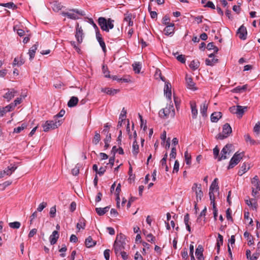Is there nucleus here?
Returning <instances> with one entry per match:
<instances>
[{
  "label": "nucleus",
  "instance_id": "obj_61",
  "mask_svg": "<svg viewBox=\"0 0 260 260\" xmlns=\"http://www.w3.org/2000/svg\"><path fill=\"white\" fill-rule=\"evenodd\" d=\"M95 211L99 216H102L105 214L104 210L102 208H96Z\"/></svg>",
  "mask_w": 260,
  "mask_h": 260
},
{
  "label": "nucleus",
  "instance_id": "obj_6",
  "mask_svg": "<svg viewBox=\"0 0 260 260\" xmlns=\"http://www.w3.org/2000/svg\"><path fill=\"white\" fill-rule=\"evenodd\" d=\"M233 146L231 144H228L224 146L221 150L220 156L218 157V161L228 158L229 155L233 152Z\"/></svg>",
  "mask_w": 260,
  "mask_h": 260
},
{
  "label": "nucleus",
  "instance_id": "obj_24",
  "mask_svg": "<svg viewBox=\"0 0 260 260\" xmlns=\"http://www.w3.org/2000/svg\"><path fill=\"white\" fill-rule=\"evenodd\" d=\"M204 248L202 245H199L198 248L196 250L195 254L197 258L200 257H204L203 256Z\"/></svg>",
  "mask_w": 260,
  "mask_h": 260
},
{
  "label": "nucleus",
  "instance_id": "obj_58",
  "mask_svg": "<svg viewBox=\"0 0 260 260\" xmlns=\"http://www.w3.org/2000/svg\"><path fill=\"white\" fill-rule=\"evenodd\" d=\"M56 209L55 206L51 207L50 208V212H49L50 216L51 217H54L56 215Z\"/></svg>",
  "mask_w": 260,
  "mask_h": 260
},
{
  "label": "nucleus",
  "instance_id": "obj_60",
  "mask_svg": "<svg viewBox=\"0 0 260 260\" xmlns=\"http://www.w3.org/2000/svg\"><path fill=\"white\" fill-rule=\"evenodd\" d=\"M132 15L131 13H126L124 14V21L128 22L132 20Z\"/></svg>",
  "mask_w": 260,
  "mask_h": 260
},
{
  "label": "nucleus",
  "instance_id": "obj_41",
  "mask_svg": "<svg viewBox=\"0 0 260 260\" xmlns=\"http://www.w3.org/2000/svg\"><path fill=\"white\" fill-rule=\"evenodd\" d=\"M247 85H244L242 86H237L234 88V90L235 92H242L246 90L247 89Z\"/></svg>",
  "mask_w": 260,
  "mask_h": 260
},
{
  "label": "nucleus",
  "instance_id": "obj_16",
  "mask_svg": "<svg viewBox=\"0 0 260 260\" xmlns=\"http://www.w3.org/2000/svg\"><path fill=\"white\" fill-rule=\"evenodd\" d=\"M38 47V43L37 42L35 45H34L28 51V54L29 56V59L32 60L35 55L36 51L37 50Z\"/></svg>",
  "mask_w": 260,
  "mask_h": 260
},
{
  "label": "nucleus",
  "instance_id": "obj_37",
  "mask_svg": "<svg viewBox=\"0 0 260 260\" xmlns=\"http://www.w3.org/2000/svg\"><path fill=\"white\" fill-rule=\"evenodd\" d=\"M100 140H101V136H100V134L99 133H98L97 132H95L94 136L92 140V143L95 145H97L99 143Z\"/></svg>",
  "mask_w": 260,
  "mask_h": 260
},
{
  "label": "nucleus",
  "instance_id": "obj_49",
  "mask_svg": "<svg viewBox=\"0 0 260 260\" xmlns=\"http://www.w3.org/2000/svg\"><path fill=\"white\" fill-rule=\"evenodd\" d=\"M174 101L175 104L176 108L178 111L180 108V100L178 98L174 95Z\"/></svg>",
  "mask_w": 260,
  "mask_h": 260
},
{
  "label": "nucleus",
  "instance_id": "obj_51",
  "mask_svg": "<svg viewBox=\"0 0 260 260\" xmlns=\"http://www.w3.org/2000/svg\"><path fill=\"white\" fill-rule=\"evenodd\" d=\"M65 114V111L64 110H61L59 113H58L57 115H55L53 117V119L55 120L58 121V118L59 117H62Z\"/></svg>",
  "mask_w": 260,
  "mask_h": 260
},
{
  "label": "nucleus",
  "instance_id": "obj_12",
  "mask_svg": "<svg viewBox=\"0 0 260 260\" xmlns=\"http://www.w3.org/2000/svg\"><path fill=\"white\" fill-rule=\"evenodd\" d=\"M175 24L171 23L168 25H166V27L164 30V34L167 35H172L174 32Z\"/></svg>",
  "mask_w": 260,
  "mask_h": 260
},
{
  "label": "nucleus",
  "instance_id": "obj_42",
  "mask_svg": "<svg viewBox=\"0 0 260 260\" xmlns=\"http://www.w3.org/2000/svg\"><path fill=\"white\" fill-rule=\"evenodd\" d=\"M84 219H82L79 220V222L77 224V228L78 230H80L81 229H84L85 226Z\"/></svg>",
  "mask_w": 260,
  "mask_h": 260
},
{
  "label": "nucleus",
  "instance_id": "obj_10",
  "mask_svg": "<svg viewBox=\"0 0 260 260\" xmlns=\"http://www.w3.org/2000/svg\"><path fill=\"white\" fill-rule=\"evenodd\" d=\"M237 34L240 39L245 40L247 38V31L246 28L242 25L237 30Z\"/></svg>",
  "mask_w": 260,
  "mask_h": 260
},
{
  "label": "nucleus",
  "instance_id": "obj_14",
  "mask_svg": "<svg viewBox=\"0 0 260 260\" xmlns=\"http://www.w3.org/2000/svg\"><path fill=\"white\" fill-rule=\"evenodd\" d=\"M96 38L99 42L101 47L102 48L103 51L105 52L106 51V45L104 41L103 40L102 35L100 33V31H96Z\"/></svg>",
  "mask_w": 260,
  "mask_h": 260
},
{
  "label": "nucleus",
  "instance_id": "obj_11",
  "mask_svg": "<svg viewBox=\"0 0 260 260\" xmlns=\"http://www.w3.org/2000/svg\"><path fill=\"white\" fill-rule=\"evenodd\" d=\"M126 242H129V241L127 240L126 236L120 233L117 235L114 244H126Z\"/></svg>",
  "mask_w": 260,
  "mask_h": 260
},
{
  "label": "nucleus",
  "instance_id": "obj_13",
  "mask_svg": "<svg viewBox=\"0 0 260 260\" xmlns=\"http://www.w3.org/2000/svg\"><path fill=\"white\" fill-rule=\"evenodd\" d=\"M164 93L166 96V98H167L169 100H171L172 95L171 84L169 82L165 83L164 87Z\"/></svg>",
  "mask_w": 260,
  "mask_h": 260
},
{
  "label": "nucleus",
  "instance_id": "obj_32",
  "mask_svg": "<svg viewBox=\"0 0 260 260\" xmlns=\"http://www.w3.org/2000/svg\"><path fill=\"white\" fill-rule=\"evenodd\" d=\"M218 59L217 58H213L211 59H206L205 60L206 64L207 66H213L217 63Z\"/></svg>",
  "mask_w": 260,
  "mask_h": 260
},
{
  "label": "nucleus",
  "instance_id": "obj_40",
  "mask_svg": "<svg viewBox=\"0 0 260 260\" xmlns=\"http://www.w3.org/2000/svg\"><path fill=\"white\" fill-rule=\"evenodd\" d=\"M102 72H103V74H104L105 77L111 78V76L110 75V72L109 71L107 66L103 65Z\"/></svg>",
  "mask_w": 260,
  "mask_h": 260
},
{
  "label": "nucleus",
  "instance_id": "obj_1",
  "mask_svg": "<svg viewBox=\"0 0 260 260\" xmlns=\"http://www.w3.org/2000/svg\"><path fill=\"white\" fill-rule=\"evenodd\" d=\"M158 114L160 117L162 118H174L175 115V111L173 104L171 102L165 108L161 109Z\"/></svg>",
  "mask_w": 260,
  "mask_h": 260
},
{
  "label": "nucleus",
  "instance_id": "obj_43",
  "mask_svg": "<svg viewBox=\"0 0 260 260\" xmlns=\"http://www.w3.org/2000/svg\"><path fill=\"white\" fill-rule=\"evenodd\" d=\"M27 126L26 124L24 123H22L21 124V126H18L17 127H16L14 129V133H20L22 130H23L25 128H26Z\"/></svg>",
  "mask_w": 260,
  "mask_h": 260
},
{
  "label": "nucleus",
  "instance_id": "obj_2",
  "mask_svg": "<svg viewBox=\"0 0 260 260\" xmlns=\"http://www.w3.org/2000/svg\"><path fill=\"white\" fill-rule=\"evenodd\" d=\"M114 20L111 18H109L107 20L105 18L101 17L98 19V23L100 26L101 28L106 32L109 31V29H112L114 27L113 24Z\"/></svg>",
  "mask_w": 260,
  "mask_h": 260
},
{
  "label": "nucleus",
  "instance_id": "obj_36",
  "mask_svg": "<svg viewBox=\"0 0 260 260\" xmlns=\"http://www.w3.org/2000/svg\"><path fill=\"white\" fill-rule=\"evenodd\" d=\"M206 211H207V208H206V207H205L204 209L201 211V212L200 213V214L199 215V217L197 219L198 222H201V220H202L201 217L202 216H203L204 217L203 222L205 223V216L206 215Z\"/></svg>",
  "mask_w": 260,
  "mask_h": 260
},
{
  "label": "nucleus",
  "instance_id": "obj_15",
  "mask_svg": "<svg viewBox=\"0 0 260 260\" xmlns=\"http://www.w3.org/2000/svg\"><path fill=\"white\" fill-rule=\"evenodd\" d=\"M191 115L193 119H196L198 116V109L197 108V105L196 102L194 101H191L190 102Z\"/></svg>",
  "mask_w": 260,
  "mask_h": 260
},
{
  "label": "nucleus",
  "instance_id": "obj_26",
  "mask_svg": "<svg viewBox=\"0 0 260 260\" xmlns=\"http://www.w3.org/2000/svg\"><path fill=\"white\" fill-rule=\"evenodd\" d=\"M79 100L77 97L72 96L68 103L69 107H75L78 103Z\"/></svg>",
  "mask_w": 260,
  "mask_h": 260
},
{
  "label": "nucleus",
  "instance_id": "obj_34",
  "mask_svg": "<svg viewBox=\"0 0 260 260\" xmlns=\"http://www.w3.org/2000/svg\"><path fill=\"white\" fill-rule=\"evenodd\" d=\"M237 115L241 117L244 113V110L246 109V107H242L241 106H237Z\"/></svg>",
  "mask_w": 260,
  "mask_h": 260
},
{
  "label": "nucleus",
  "instance_id": "obj_31",
  "mask_svg": "<svg viewBox=\"0 0 260 260\" xmlns=\"http://www.w3.org/2000/svg\"><path fill=\"white\" fill-rule=\"evenodd\" d=\"M189 67L193 70H197L200 66V62L198 60H192L189 64Z\"/></svg>",
  "mask_w": 260,
  "mask_h": 260
},
{
  "label": "nucleus",
  "instance_id": "obj_4",
  "mask_svg": "<svg viewBox=\"0 0 260 260\" xmlns=\"http://www.w3.org/2000/svg\"><path fill=\"white\" fill-rule=\"evenodd\" d=\"M244 152L239 153L238 152H236L233 156L231 159L229 165L228 167V169L230 170L233 168L235 166L238 164L244 156Z\"/></svg>",
  "mask_w": 260,
  "mask_h": 260
},
{
  "label": "nucleus",
  "instance_id": "obj_55",
  "mask_svg": "<svg viewBox=\"0 0 260 260\" xmlns=\"http://www.w3.org/2000/svg\"><path fill=\"white\" fill-rule=\"evenodd\" d=\"M126 110L123 108L119 115V119L125 120L126 116Z\"/></svg>",
  "mask_w": 260,
  "mask_h": 260
},
{
  "label": "nucleus",
  "instance_id": "obj_56",
  "mask_svg": "<svg viewBox=\"0 0 260 260\" xmlns=\"http://www.w3.org/2000/svg\"><path fill=\"white\" fill-rule=\"evenodd\" d=\"M47 203L42 202L39 205L38 207L37 208V211L41 212L47 206Z\"/></svg>",
  "mask_w": 260,
  "mask_h": 260
},
{
  "label": "nucleus",
  "instance_id": "obj_30",
  "mask_svg": "<svg viewBox=\"0 0 260 260\" xmlns=\"http://www.w3.org/2000/svg\"><path fill=\"white\" fill-rule=\"evenodd\" d=\"M189 215L188 213H186L184 215V223H185V224L186 225L187 231L188 232H190L191 228L190 227V225H189Z\"/></svg>",
  "mask_w": 260,
  "mask_h": 260
},
{
  "label": "nucleus",
  "instance_id": "obj_45",
  "mask_svg": "<svg viewBox=\"0 0 260 260\" xmlns=\"http://www.w3.org/2000/svg\"><path fill=\"white\" fill-rule=\"evenodd\" d=\"M253 132L255 133L256 135L258 136L260 134V122H258L255 125L253 128Z\"/></svg>",
  "mask_w": 260,
  "mask_h": 260
},
{
  "label": "nucleus",
  "instance_id": "obj_39",
  "mask_svg": "<svg viewBox=\"0 0 260 260\" xmlns=\"http://www.w3.org/2000/svg\"><path fill=\"white\" fill-rule=\"evenodd\" d=\"M9 226L14 229H18L20 227L21 223L18 221H15L12 222H10L9 223Z\"/></svg>",
  "mask_w": 260,
  "mask_h": 260
},
{
  "label": "nucleus",
  "instance_id": "obj_29",
  "mask_svg": "<svg viewBox=\"0 0 260 260\" xmlns=\"http://www.w3.org/2000/svg\"><path fill=\"white\" fill-rule=\"evenodd\" d=\"M117 91L118 90L116 89H112L110 88H103L102 89V91L105 92L107 94H109V95H114L117 93Z\"/></svg>",
  "mask_w": 260,
  "mask_h": 260
},
{
  "label": "nucleus",
  "instance_id": "obj_38",
  "mask_svg": "<svg viewBox=\"0 0 260 260\" xmlns=\"http://www.w3.org/2000/svg\"><path fill=\"white\" fill-rule=\"evenodd\" d=\"M184 156L186 164L188 165H190L191 162V155L187 151H186L184 153Z\"/></svg>",
  "mask_w": 260,
  "mask_h": 260
},
{
  "label": "nucleus",
  "instance_id": "obj_62",
  "mask_svg": "<svg viewBox=\"0 0 260 260\" xmlns=\"http://www.w3.org/2000/svg\"><path fill=\"white\" fill-rule=\"evenodd\" d=\"M179 161L176 160L175 161L174 168H173V173L176 172L177 173L179 171Z\"/></svg>",
  "mask_w": 260,
  "mask_h": 260
},
{
  "label": "nucleus",
  "instance_id": "obj_23",
  "mask_svg": "<svg viewBox=\"0 0 260 260\" xmlns=\"http://www.w3.org/2000/svg\"><path fill=\"white\" fill-rule=\"evenodd\" d=\"M218 179L215 178L212 182L209 190H213L214 192H218L219 191V187L217 183Z\"/></svg>",
  "mask_w": 260,
  "mask_h": 260
},
{
  "label": "nucleus",
  "instance_id": "obj_9",
  "mask_svg": "<svg viewBox=\"0 0 260 260\" xmlns=\"http://www.w3.org/2000/svg\"><path fill=\"white\" fill-rule=\"evenodd\" d=\"M83 32L81 26H80L79 24L76 26V32L75 37L79 44L82 42L83 41Z\"/></svg>",
  "mask_w": 260,
  "mask_h": 260
},
{
  "label": "nucleus",
  "instance_id": "obj_25",
  "mask_svg": "<svg viewBox=\"0 0 260 260\" xmlns=\"http://www.w3.org/2000/svg\"><path fill=\"white\" fill-rule=\"evenodd\" d=\"M250 169L249 165L248 166L246 163H243L238 171V175L242 176Z\"/></svg>",
  "mask_w": 260,
  "mask_h": 260
},
{
  "label": "nucleus",
  "instance_id": "obj_63",
  "mask_svg": "<svg viewBox=\"0 0 260 260\" xmlns=\"http://www.w3.org/2000/svg\"><path fill=\"white\" fill-rule=\"evenodd\" d=\"M14 30L17 31L20 37H22L24 35V31L22 29H16V26L14 27Z\"/></svg>",
  "mask_w": 260,
  "mask_h": 260
},
{
  "label": "nucleus",
  "instance_id": "obj_28",
  "mask_svg": "<svg viewBox=\"0 0 260 260\" xmlns=\"http://www.w3.org/2000/svg\"><path fill=\"white\" fill-rule=\"evenodd\" d=\"M139 151V146L136 140H135V141L133 142V145L132 152H133L134 155L136 156L137 155V154H138Z\"/></svg>",
  "mask_w": 260,
  "mask_h": 260
},
{
  "label": "nucleus",
  "instance_id": "obj_47",
  "mask_svg": "<svg viewBox=\"0 0 260 260\" xmlns=\"http://www.w3.org/2000/svg\"><path fill=\"white\" fill-rule=\"evenodd\" d=\"M114 246L116 254H118L119 252L120 253L124 249L123 245H114Z\"/></svg>",
  "mask_w": 260,
  "mask_h": 260
},
{
  "label": "nucleus",
  "instance_id": "obj_44",
  "mask_svg": "<svg viewBox=\"0 0 260 260\" xmlns=\"http://www.w3.org/2000/svg\"><path fill=\"white\" fill-rule=\"evenodd\" d=\"M214 158L215 159H217V160L218 161V157L220 156V155H219V149L218 148L217 146H216L213 150Z\"/></svg>",
  "mask_w": 260,
  "mask_h": 260
},
{
  "label": "nucleus",
  "instance_id": "obj_59",
  "mask_svg": "<svg viewBox=\"0 0 260 260\" xmlns=\"http://www.w3.org/2000/svg\"><path fill=\"white\" fill-rule=\"evenodd\" d=\"M2 5L5 7H7L8 8H16L15 5L12 2L3 4Z\"/></svg>",
  "mask_w": 260,
  "mask_h": 260
},
{
  "label": "nucleus",
  "instance_id": "obj_3",
  "mask_svg": "<svg viewBox=\"0 0 260 260\" xmlns=\"http://www.w3.org/2000/svg\"><path fill=\"white\" fill-rule=\"evenodd\" d=\"M61 124V120H55L54 119L51 120H47L42 125L43 131L45 132L50 130L57 128Z\"/></svg>",
  "mask_w": 260,
  "mask_h": 260
},
{
  "label": "nucleus",
  "instance_id": "obj_19",
  "mask_svg": "<svg viewBox=\"0 0 260 260\" xmlns=\"http://www.w3.org/2000/svg\"><path fill=\"white\" fill-rule=\"evenodd\" d=\"M252 188L255 189L256 190L259 191L260 190V184L259 182L258 181V179L257 176H255L253 177V178L252 180Z\"/></svg>",
  "mask_w": 260,
  "mask_h": 260
},
{
  "label": "nucleus",
  "instance_id": "obj_33",
  "mask_svg": "<svg viewBox=\"0 0 260 260\" xmlns=\"http://www.w3.org/2000/svg\"><path fill=\"white\" fill-rule=\"evenodd\" d=\"M174 55L176 57V59L180 62L184 63L185 62V58L184 55H179L178 52L174 53Z\"/></svg>",
  "mask_w": 260,
  "mask_h": 260
},
{
  "label": "nucleus",
  "instance_id": "obj_17",
  "mask_svg": "<svg viewBox=\"0 0 260 260\" xmlns=\"http://www.w3.org/2000/svg\"><path fill=\"white\" fill-rule=\"evenodd\" d=\"M186 83L187 86L188 88L192 90H196V88L195 87V83L193 82L192 79L188 77L187 75L186 76L185 78Z\"/></svg>",
  "mask_w": 260,
  "mask_h": 260
},
{
  "label": "nucleus",
  "instance_id": "obj_35",
  "mask_svg": "<svg viewBox=\"0 0 260 260\" xmlns=\"http://www.w3.org/2000/svg\"><path fill=\"white\" fill-rule=\"evenodd\" d=\"M207 49L210 50H214V52L215 53H217L218 51V48L214 45V43L213 42H211L208 44L207 46Z\"/></svg>",
  "mask_w": 260,
  "mask_h": 260
},
{
  "label": "nucleus",
  "instance_id": "obj_8",
  "mask_svg": "<svg viewBox=\"0 0 260 260\" xmlns=\"http://www.w3.org/2000/svg\"><path fill=\"white\" fill-rule=\"evenodd\" d=\"M7 92L3 95V98L8 102L10 101L17 93V91L14 88L7 89Z\"/></svg>",
  "mask_w": 260,
  "mask_h": 260
},
{
  "label": "nucleus",
  "instance_id": "obj_48",
  "mask_svg": "<svg viewBox=\"0 0 260 260\" xmlns=\"http://www.w3.org/2000/svg\"><path fill=\"white\" fill-rule=\"evenodd\" d=\"M14 108V107H13V104H10L9 105H7V106L4 107L3 110L5 112V114H6L7 112L11 111Z\"/></svg>",
  "mask_w": 260,
  "mask_h": 260
},
{
  "label": "nucleus",
  "instance_id": "obj_46",
  "mask_svg": "<svg viewBox=\"0 0 260 260\" xmlns=\"http://www.w3.org/2000/svg\"><path fill=\"white\" fill-rule=\"evenodd\" d=\"M134 71L136 73H139L141 69V65L139 63H135L133 64Z\"/></svg>",
  "mask_w": 260,
  "mask_h": 260
},
{
  "label": "nucleus",
  "instance_id": "obj_27",
  "mask_svg": "<svg viewBox=\"0 0 260 260\" xmlns=\"http://www.w3.org/2000/svg\"><path fill=\"white\" fill-rule=\"evenodd\" d=\"M244 237L246 239L248 244H254L253 237L248 232H245L244 234Z\"/></svg>",
  "mask_w": 260,
  "mask_h": 260
},
{
  "label": "nucleus",
  "instance_id": "obj_54",
  "mask_svg": "<svg viewBox=\"0 0 260 260\" xmlns=\"http://www.w3.org/2000/svg\"><path fill=\"white\" fill-rule=\"evenodd\" d=\"M64 15L68 17L69 18L73 19H76L77 18V15L74 13L67 12L64 14Z\"/></svg>",
  "mask_w": 260,
  "mask_h": 260
},
{
  "label": "nucleus",
  "instance_id": "obj_52",
  "mask_svg": "<svg viewBox=\"0 0 260 260\" xmlns=\"http://www.w3.org/2000/svg\"><path fill=\"white\" fill-rule=\"evenodd\" d=\"M232 210L230 208H228L226 211V217L228 220L233 221L231 216Z\"/></svg>",
  "mask_w": 260,
  "mask_h": 260
},
{
  "label": "nucleus",
  "instance_id": "obj_20",
  "mask_svg": "<svg viewBox=\"0 0 260 260\" xmlns=\"http://www.w3.org/2000/svg\"><path fill=\"white\" fill-rule=\"evenodd\" d=\"M222 114L220 112H215L211 115V120L213 122H217L221 117Z\"/></svg>",
  "mask_w": 260,
  "mask_h": 260
},
{
  "label": "nucleus",
  "instance_id": "obj_50",
  "mask_svg": "<svg viewBox=\"0 0 260 260\" xmlns=\"http://www.w3.org/2000/svg\"><path fill=\"white\" fill-rule=\"evenodd\" d=\"M176 156V149L175 147H173L172 148L171 152L170 154V160H171L172 158V159L175 158Z\"/></svg>",
  "mask_w": 260,
  "mask_h": 260
},
{
  "label": "nucleus",
  "instance_id": "obj_18",
  "mask_svg": "<svg viewBox=\"0 0 260 260\" xmlns=\"http://www.w3.org/2000/svg\"><path fill=\"white\" fill-rule=\"evenodd\" d=\"M59 238V233L57 231H54L49 237L51 244H55Z\"/></svg>",
  "mask_w": 260,
  "mask_h": 260
},
{
  "label": "nucleus",
  "instance_id": "obj_21",
  "mask_svg": "<svg viewBox=\"0 0 260 260\" xmlns=\"http://www.w3.org/2000/svg\"><path fill=\"white\" fill-rule=\"evenodd\" d=\"M143 234L145 236L146 239L148 242L151 243L156 242V238L153 236L152 234L148 233L146 231H144Z\"/></svg>",
  "mask_w": 260,
  "mask_h": 260
},
{
  "label": "nucleus",
  "instance_id": "obj_57",
  "mask_svg": "<svg viewBox=\"0 0 260 260\" xmlns=\"http://www.w3.org/2000/svg\"><path fill=\"white\" fill-rule=\"evenodd\" d=\"M181 256L182 258L184 259H188V253L187 248H185L182 250L181 252Z\"/></svg>",
  "mask_w": 260,
  "mask_h": 260
},
{
  "label": "nucleus",
  "instance_id": "obj_5",
  "mask_svg": "<svg viewBox=\"0 0 260 260\" xmlns=\"http://www.w3.org/2000/svg\"><path fill=\"white\" fill-rule=\"evenodd\" d=\"M232 129L229 123H225L223 125L222 132L221 133L218 134L216 138L219 140H223L229 136L232 133Z\"/></svg>",
  "mask_w": 260,
  "mask_h": 260
},
{
  "label": "nucleus",
  "instance_id": "obj_64",
  "mask_svg": "<svg viewBox=\"0 0 260 260\" xmlns=\"http://www.w3.org/2000/svg\"><path fill=\"white\" fill-rule=\"evenodd\" d=\"M79 173V168L76 166L72 170V174L74 176H77Z\"/></svg>",
  "mask_w": 260,
  "mask_h": 260
},
{
  "label": "nucleus",
  "instance_id": "obj_7",
  "mask_svg": "<svg viewBox=\"0 0 260 260\" xmlns=\"http://www.w3.org/2000/svg\"><path fill=\"white\" fill-rule=\"evenodd\" d=\"M191 189L194 191L196 195V202L200 201L203 196V192L202 190V185L201 184L194 183L192 186Z\"/></svg>",
  "mask_w": 260,
  "mask_h": 260
},
{
  "label": "nucleus",
  "instance_id": "obj_22",
  "mask_svg": "<svg viewBox=\"0 0 260 260\" xmlns=\"http://www.w3.org/2000/svg\"><path fill=\"white\" fill-rule=\"evenodd\" d=\"M208 108V105L206 101H205L200 107V113L203 117L207 116V111Z\"/></svg>",
  "mask_w": 260,
  "mask_h": 260
},
{
  "label": "nucleus",
  "instance_id": "obj_53",
  "mask_svg": "<svg viewBox=\"0 0 260 260\" xmlns=\"http://www.w3.org/2000/svg\"><path fill=\"white\" fill-rule=\"evenodd\" d=\"M245 141L247 142H249L252 145H254L255 143V141L252 140L250 136L248 134H246L244 136Z\"/></svg>",
  "mask_w": 260,
  "mask_h": 260
}]
</instances>
